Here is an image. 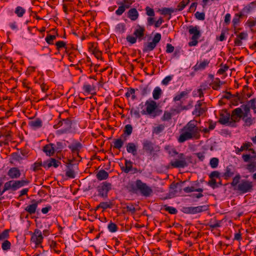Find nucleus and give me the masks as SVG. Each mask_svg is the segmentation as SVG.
<instances>
[{"instance_id":"obj_30","label":"nucleus","mask_w":256,"mask_h":256,"mask_svg":"<svg viewBox=\"0 0 256 256\" xmlns=\"http://www.w3.org/2000/svg\"><path fill=\"white\" fill-rule=\"evenodd\" d=\"M252 144L250 142H246L244 143L240 148H237L236 150V154H240V152L244 150H248V148L252 146Z\"/></svg>"},{"instance_id":"obj_46","label":"nucleus","mask_w":256,"mask_h":256,"mask_svg":"<svg viewBox=\"0 0 256 256\" xmlns=\"http://www.w3.org/2000/svg\"><path fill=\"white\" fill-rule=\"evenodd\" d=\"M57 36L58 35L56 36V35L48 34L45 38V40L49 44H53L54 41V40H55L56 39Z\"/></svg>"},{"instance_id":"obj_43","label":"nucleus","mask_w":256,"mask_h":256,"mask_svg":"<svg viewBox=\"0 0 256 256\" xmlns=\"http://www.w3.org/2000/svg\"><path fill=\"white\" fill-rule=\"evenodd\" d=\"M136 90L134 88H128L127 92L125 94V96L126 98H129L132 96V99L134 100L136 98V96L134 94Z\"/></svg>"},{"instance_id":"obj_45","label":"nucleus","mask_w":256,"mask_h":256,"mask_svg":"<svg viewBox=\"0 0 256 256\" xmlns=\"http://www.w3.org/2000/svg\"><path fill=\"white\" fill-rule=\"evenodd\" d=\"M108 228L110 232H115L118 230V227L116 224L110 221L108 225Z\"/></svg>"},{"instance_id":"obj_10","label":"nucleus","mask_w":256,"mask_h":256,"mask_svg":"<svg viewBox=\"0 0 256 256\" xmlns=\"http://www.w3.org/2000/svg\"><path fill=\"white\" fill-rule=\"evenodd\" d=\"M145 105L146 106V114L151 116L153 118L156 116L158 114L155 112L157 108L156 102L152 100H146Z\"/></svg>"},{"instance_id":"obj_17","label":"nucleus","mask_w":256,"mask_h":256,"mask_svg":"<svg viewBox=\"0 0 256 256\" xmlns=\"http://www.w3.org/2000/svg\"><path fill=\"white\" fill-rule=\"evenodd\" d=\"M32 204L26 206L24 210L28 212L30 214H34L40 202L33 200L31 202Z\"/></svg>"},{"instance_id":"obj_29","label":"nucleus","mask_w":256,"mask_h":256,"mask_svg":"<svg viewBox=\"0 0 256 256\" xmlns=\"http://www.w3.org/2000/svg\"><path fill=\"white\" fill-rule=\"evenodd\" d=\"M96 178L100 180H105L108 177V174L104 170H99L96 175Z\"/></svg>"},{"instance_id":"obj_41","label":"nucleus","mask_w":256,"mask_h":256,"mask_svg":"<svg viewBox=\"0 0 256 256\" xmlns=\"http://www.w3.org/2000/svg\"><path fill=\"white\" fill-rule=\"evenodd\" d=\"M113 204L110 202H100L98 204V207H101L103 210L112 208Z\"/></svg>"},{"instance_id":"obj_60","label":"nucleus","mask_w":256,"mask_h":256,"mask_svg":"<svg viewBox=\"0 0 256 256\" xmlns=\"http://www.w3.org/2000/svg\"><path fill=\"white\" fill-rule=\"evenodd\" d=\"M132 132V127L131 124H126L125 126L124 132L125 134H127L128 136L131 134Z\"/></svg>"},{"instance_id":"obj_58","label":"nucleus","mask_w":256,"mask_h":256,"mask_svg":"<svg viewBox=\"0 0 256 256\" xmlns=\"http://www.w3.org/2000/svg\"><path fill=\"white\" fill-rule=\"evenodd\" d=\"M66 175L68 178H74L76 176L74 170L72 168H68L66 172Z\"/></svg>"},{"instance_id":"obj_49","label":"nucleus","mask_w":256,"mask_h":256,"mask_svg":"<svg viewBox=\"0 0 256 256\" xmlns=\"http://www.w3.org/2000/svg\"><path fill=\"white\" fill-rule=\"evenodd\" d=\"M188 3L186 1V0H182L180 2L179 4L178 5L177 8H174L176 10V12L178 11H182L183 10L185 7L188 5Z\"/></svg>"},{"instance_id":"obj_34","label":"nucleus","mask_w":256,"mask_h":256,"mask_svg":"<svg viewBox=\"0 0 256 256\" xmlns=\"http://www.w3.org/2000/svg\"><path fill=\"white\" fill-rule=\"evenodd\" d=\"M256 6V0L252 2L246 6L242 10L243 12L248 14L251 12L254 8V6Z\"/></svg>"},{"instance_id":"obj_26","label":"nucleus","mask_w":256,"mask_h":256,"mask_svg":"<svg viewBox=\"0 0 256 256\" xmlns=\"http://www.w3.org/2000/svg\"><path fill=\"white\" fill-rule=\"evenodd\" d=\"M67 125V128H62L56 131V134L57 135H61L63 134H66L70 133L72 131V129H70V124L69 122H66Z\"/></svg>"},{"instance_id":"obj_22","label":"nucleus","mask_w":256,"mask_h":256,"mask_svg":"<svg viewBox=\"0 0 256 256\" xmlns=\"http://www.w3.org/2000/svg\"><path fill=\"white\" fill-rule=\"evenodd\" d=\"M164 150L168 152L169 156L174 157L178 154V152L174 146L171 145H166L164 146Z\"/></svg>"},{"instance_id":"obj_59","label":"nucleus","mask_w":256,"mask_h":256,"mask_svg":"<svg viewBox=\"0 0 256 256\" xmlns=\"http://www.w3.org/2000/svg\"><path fill=\"white\" fill-rule=\"evenodd\" d=\"M173 76H168L165 77L162 81V84L164 86H167L172 80Z\"/></svg>"},{"instance_id":"obj_9","label":"nucleus","mask_w":256,"mask_h":256,"mask_svg":"<svg viewBox=\"0 0 256 256\" xmlns=\"http://www.w3.org/2000/svg\"><path fill=\"white\" fill-rule=\"evenodd\" d=\"M207 210V207L206 206H184L182 208V211L187 214H196L202 212Z\"/></svg>"},{"instance_id":"obj_5","label":"nucleus","mask_w":256,"mask_h":256,"mask_svg":"<svg viewBox=\"0 0 256 256\" xmlns=\"http://www.w3.org/2000/svg\"><path fill=\"white\" fill-rule=\"evenodd\" d=\"M178 158L170 162V164L175 168H184L188 165V160L190 158L186 157L183 153H178Z\"/></svg>"},{"instance_id":"obj_24","label":"nucleus","mask_w":256,"mask_h":256,"mask_svg":"<svg viewBox=\"0 0 256 256\" xmlns=\"http://www.w3.org/2000/svg\"><path fill=\"white\" fill-rule=\"evenodd\" d=\"M244 16V14L240 12V13H236L234 14V16L232 20V26L236 29L238 25L240 22V18H242Z\"/></svg>"},{"instance_id":"obj_15","label":"nucleus","mask_w":256,"mask_h":256,"mask_svg":"<svg viewBox=\"0 0 256 256\" xmlns=\"http://www.w3.org/2000/svg\"><path fill=\"white\" fill-rule=\"evenodd\" d=\"M8 176L10 178L14 180L19 178L21 175L20 170L16 167L11 168L9 169L7 173Z\"/></svg>"},{"instance_id":"obj_3","label":"nucleus","mask_w":256,"mask_h":256,"mask_svg":"<svg viewBox=\"0 0 256 256\" xmlns=\"http://www.w3.org/2000/svg\"><path fill=\"white\" fill-rule=\"evenodd\" d=\"M30 182L28 180H10L5 182L3 187V192H6L9 190L16 191L18 188L27 186Z\"/></svg>"},{"instance_id":"obj_16","label":"nucleus","mask_w":256,"mask_h":256,"mask_svg":"<svg viewBox=\"0 0 256 256\" xmlns=\"http://www.w3.org/2000/svg\"><path fill=\"white\" fill-rule=\"evenodd\" d=\"M145 28L140 25H138L134 31V35L138 38L139 41H141L144 38Z\"/></svg>"},{"instance_id":"obj_62","label":"nucleus","mask_w":256,"mask_h":256,"mask_svg":"<svg viewBox=\"0 0 256 256\" xmlns=\"http://www.w3.org/2000/svg\"><path fill=\"white\" fill-rule=\"evenodd\" d=\"M246 24L250 28L256 25V18H249L246 22Z\"/></svg>"},{"instance_id":"obj_14","label":"nucleus","mask_w":256,"mask_h":256,"mask_svg":"<svg viewBox=\"0 0 256 256\" xmlns=\"http://www.w3.org/2000/svg\"><path fill=\"white\" fill-rule=\"evenodd\" d=\"M61 163L60 161L56 160L55 158H50L44 162L42 166L46 168H49L52 166L56 168Z\"/></svg>"},{"instance_id":"obj_11","label":"nucleus","mask_w":256,"mask_h":256,"mask_svg":"<svg viewBox=\"0 0 256 256\" xmlns=\"http://www.w3.org/2000/svg\"><path fill=\"white\" fill-rule=\"evenodd\" d=\"M43 238L42 232L38 229H36L32 234L30 240L34 243L36 246H38L42 243Z\"/></svg>"},{"instance_id":"obj_2","label":"nucleus","mask_w":256,"mask_h":256,"mask_svg":"<svg viewBox=\"0 0 256 256\" xmlns=\"http://www.w3.org/2000/svg\"><path fill=\"white\" fill-rule=\"evenodd\" d=\"M126 188L130 192L137 194L140 192L141 194L145 197H149L153 192L150 187L139 179L136 180L134 182H129Z\"/></svg>"},{"instance_id":"obj_28","label":"nucleus","mask_w":256,"mask_h":256,"mask_svg":"<svg viewBox=\"0 0 256 256\" xmlns=\"http://www.w3.org/2000/svg\"><path fill=\"white\" fill-rule=\"evenodd\" d=\"M188 92L186 90L182 91L180 93L177 94L173 98L174 102L180 101L182 100H184L185 98H186L188 95Z\"/></svg>"},{"instance_id":"obj_23","label":"nucleus","mask_w":256,"mask_h":256,"mask_svg":"<svg viewBox=\"0 0 256 256\" xmlns=\"http://www.w3.org/2000/svg\"><path fill=\"white\" fill-rule=\"evenodd\" d=\"M247 88L248 86H245L242 90V94H237L234 98V100H236V103L234 104L235 105L238 104V102H240L242 104L243 103L244 101L247 99V98L245 96L244 94V89Z\"/></svg>"},{"instance_id":"obj_8","label":"nucleus","mask_w":256,"mask_h":256,"mask_svg":"<svg viewBox=\"0 0 256 256\" xmlns=\"http://www.w3.org/2000/svg\"><path fill=\"white\" fill-rule=\"evenodd\" d=\"M253 185L251 182L246 180H242L238 185V188H235L242 194H245L250 192L252 189Z\"/></svg>"},{"instance_id":"obj_25","label":"nucleus","mask_w":256,"mask_h":256,"mask_svg":"<svg viewBox=\"0 0 256 256\" xmlns=\"http://www.w3.org/2000/svg\"><path fill=\"white\" fill-rule=\"evenodd\" d=\"M234 168L232 165L230 164L226 167L224 176L226 178L232 176L234 174Z\"/></svg>"},{"instance_id":"obj_31","label":"nucleus","mask_w":256,"mask_h":256,"mask_svg":"<svg viewBox=\"0 0 256 256\" xmlns=\"http://www.w3.org/2000/svg\"><path fill=\"white\" fill-rule=\"evenodd\" d=\"M125 166L122 168V170L126 173H128L132 170V162L128 160H125Z\"/></svg>"},{"instance_id":"obj_57","label":"nucleus","mask_w":256,"mask_h":256,"mask_svg":"<svg viewBox=\"0 0 256 256\" xmlns=\"http://www.w3.org/2000/svg\"><path fill=\"white\" fill-rule=\"evenodd\" d=\"M10 246H11V244L8 240H5L4 242H2V249L4 250H10Z\"/></svg>"},{"instance_id":"obj_56","label":"nucleus","mask_w":256,"mask_h":256,"mask_svg":"<svg viewBox=\"0 0 256 256\" xmlns=\"http://www.w3.org/2000/svg\"><path fill=\"white\" fill-rule=\"evenodd\" d=\"M164 210L172 214H176L178 212L177 210L172 206H164Z\"/></svg>"},{"instance_id":"obj_32","label":"nucleus","mask_w":256,"mask_h":256,"mask_svg":"<svg viewBox=\"0 0 256 256\" xmlns=\"http://www.w3.org/2000/svg\"><path fill=\"white\" fill-rule=\"evenodd\" d=\"M156 46V44L153 43L152 42L145 44L143 48V52H150L153 50Z\"/></svg>"},{"instance_id":"obj_33","label":"nucleus","mask_w":256,"mask_h":256,"mask_svg":"<svg viewBox=\"0 0 256 256\" xmlns=\"http://www.w3.org/2000/svg\"><path fill=\"white\" fill-rule=\"evenodd\" d=\"M82 90L85 93L88 94H92L94 92V86L90 84H84L83 86Z\"/></svg>"},{"instance_id":"obj_13","label":"nucleus","mask_w":256,"mask_h":256,"mask_svg":"<svg viewBox=\"0 0 256 256\" xmlns=\"http://www.w3.org/2000/svg\"><path fill=\"white\" fill-rule=\"evenodd\" d=\"M244 116L243 111L241 108H238L234 109L232 113L230 119L236 122L239 120L240 118Z\"/></svg>"},{"instance_id":"obj_38","label":"nucleus","mask_w":256,"mask_h":256,"mask_svg":"<svg viewBox=\"0 0 256 256\" xmlns=\"http://www.w3.org/2000/svg\"><path fill=\"white\" fill-rule=\"evenodd\" d=\"M158 10L160 12V14L163 15H171L172 13L176 12V10L174 8H164L161 10Z\"/></svg>"},{"instance_id":"obj_52","label":"nucleus","mask_w":256,"mask_h":256,"mask_svg":"<svg viewBox=\"0 0 256 256\" xmlns=\"http://www.w3.org/2000/svg\"><path fill=\"white\" fill-rule=\"evenodd\" d=\"M9 230H4L2 233H0V240H5L9 237Z\"/></svg>"},{"instance_id":"obj_54","label":"nucleus","mask_w":256,"mask_h":256,"mask_svg":"<svg viewBox=\"0 0 256 256\" xmlns=\"http://www.w3.org/2000/svg\"><path fill=\"white\" fill-rule=\"evenodd\" d=\"M241 108L243 111V114L244 117H247L248 116V114L250 111V108L247 104H243L241 106Z\"/></svg>"},{"instance_id":"obj_27","label":"nucleus","mask_w":256,"mask_h":256,"mask_svg":"<svg viewBox=\"0 0 256 256\" xmlns=\"http://www.w3.org/2000/svg\"><path fill=\"white\" fill-rule=\"evenodd\" d=\"M128 16L132 20H136L138 17V13L136 8L130 9L128 12Z\"/></svg>"},{"instance_id":"obj_19","label":"nucleus","mask_w":256,"mask_h":256,"mask_svg":"<svg viewBox=\"0 0 256 256\" xmlns=\"http://www.w3.org/2000/svg\"><path fill=\"white\" fill-rule=\"evenodd\" d=\"M126 151L131 154L134 156L138 154V146L134 142H128L126 145Z\"/></svg>"},{"instance_id":"obj_1","label":"nucleus","mask_w":256,"mask_h":256,"mask_svg":"<svg viewBox=\"0 0 256 256\" xmlns=\"http://www.w3.org/2000/svg\"><path fill=\"white\" fill-rule=\"evenodd\" d=\"M198 122L195 120L188 122L181 130L178 138L180 143H183L190 140H198L200 138L202 128L198 126Z\"/></svg>"},{"instance_id":"obj_6","label":"nucleus","mask_w":256,"mask_h":256,"mask_svg":"<svg viewBox=\"0 0 256 256\" xmlns=\"http://www.w3.org/2000/svg\"><path fill=\"white\" fill-rule=\"evenodd\" d=\"M112 185L110 182H104L100 183L96 188L98 196L103 198H106L108 192L112 190Z\"/></svg>"},{"instance_id":"obj_7","label":"nucleus","mask_w":256,"mask_h":256,"mask_svg":"<svg viewBox=\"0 0 256 256\" xmlns=\"http://www.w3.org/2000/svg\"><path fill=\"white\" fill-rule=\"evenodd\" d=\"M142 145L143 150L150 154H152L154 152H158L160 151V146L158 145H154V144L149 140H144Z\"/></svg>"},{"instance_id":"obj_42","label":"nucleus","mask_w":256,"mask_h":256,"mask_svg":"<svg viewBox=\"0 0 256 256\" xmlns=\"http://www.w3.org/2000/svg\"><path fill=\"white\" fill-rule=\"evenodd\" d=\"M124 141L121 138L116 139L114 142V148L118 150H120L123 146Z\"/></svg>"},{"instance_id":"obj_40","label":"nucleus","mask_w":256,"mask_h":256,"mask_svg":"<svg viewBox=\"0 0 256 256\" xmlns=\"http://www.w3.org/2000/svg\"><path fill=\"white\" fill-rule=\"evenodd\" d=\"M165 126H166L164 124H158L154 128L152 132L156 134H158L164 130Z\"/></svg>"},{"instance_id":"obj_63","label":"nucleus","mask_w":256,"mask_h":256,"mask_svg":"<svg viewBox=\"0 0 256 256\" xmlns=\"http://www.w3.org/2000/svg\"><path fill=\"white\" fill-rule=\"evenodd\" d=\"M242 120H244L245 124L246 126H250L253 124V120L251 117H244V116Z\"/></svg>"},{"instance_id":"obj_18","label":"nucleus","mask_w":256,"mask_h":256,"mask_svg":"<svg viewBox=\"0 0 256 256\" xmlns=\"http://www.w3.org/2000/svg\"><path fill=\"white\" fill-rule=\"evenodd\" d=\"M28 124L31 128L36 130L42 126V121L40 118H36L29 121Z\"/></svg>"},{"instance_id":"obj_48","label":"nucleus","mask_w":256,"mask_h":256,"mask_svg":"<svg viewBox=\"0 0 256 256\" xmlns=\"http://www.w3.org/2000/svg\"><path fill=\"white\" fill-rule=\"evenodd\" d=\"M219 163V160L216 158H212L210 160V165L212 168L218 167Z\"/></svg>"},{"instance_id":"obj_51","label":"nucleus","mask_w":256,"mask_h":256,"mask_svg":"<svg viewBox=\"0 0 256 256\" xmlns=\"http://www.w3.org/2000/svg\"><path fill=\"white\" fill-rule=\"evenodd\" d=\"M172 114L171 112L165 111L162 116L161 118L162 121H168L172 118Z\"/></svg>"},{"instance_id":"obj_55","label":"nucleus","mask_w":256,"mask_h":256,"mask_svg":"<svg viewBox=\"0 0 256 256\" xmlns=\"http://www.w3.org/2000/svg\"><path fill=\"white\" fill-rule=\"evenodd\" d=\"M116 29L120 33H123L126 30L125 24L124 23H120L116 26Z\"/></svg>"},{"instance_id":"obj_4","label":"nucleus","mask_w":256,"mask_h":256,"mask_svg":"<svg viewBox=\"0 0 256 256\" xmlns=\"http://www.w3.org/2000/svg\"><path fill=\"white\" fill-rule=\"evenodd\" d=\"M188 32L192 35V41L190 42L188 45L190 46H196L198 44V39L201 36V32L200 27L198 26H190L188 27Z\"/></svg>"},{"instance_id":"obj_61","label":"nucleus","mask_w":256,"mask_h":256,"mask_svg":"<svg viewBox=\"0 0 256 256\" xmlns=\"http://www.w3.org/2000/svg\"><path fill=\"white\" fill-rule=\"evenodd\" d=\"M161 40V34L160 33H156L152 40V42L156 44V46L157 44L160 42Z\"/></svg>"},{"instance_id":"obj_47","label":"nucleus","mask_w":256,"mask_h":256,"mask_svg":"<svg viewBox=\"0 0 256 256\" xmlns=\"http://www.w3.org/2000/svg\"><path fill=\"white\" fill-rule=\"evenodd\" d=\"M240 174H238L236 175L232 179V181L231 182V185L232 186L234 187V188L236 187L238 188V185L239 184L240 180Z\"/></svg>"},{"instance_id":"obj_53","label":"nucleus","mask_w":256,"mask_h":256,"mask_svg":"<svg viewBox=\"0 0 256 256\" xmlns=\"http://www.w3.org/2000/svg\"><path fill=\"white\" fill-rule=\"evenodd\" d=\"M229 67L227 64H221L220 65V68L218 71V74H223L228 70Z\"/></svg>"},{"instance_id":"obj_39","label":"nucleus","mask_w":256,"mask_h":256,"mask_svg":"<svg viewBox=\"0 0 256 256\" xmlns=\"http://www.w3.org/2000/svg\"><path fill=\"white\" fill-rule=\"evenodd\" d=\"M184 192L186 193L193 192H203V189L202 188H196L194 186H187L184 188Z\"/></svg>"},{"instance_id":"obj_35","label":"nucleus","mask_w":256,"mask_h":256,"mask_svg":"<svg viewBox=\"0 0 256 256\" xmlns=\"http://www.w3.org/2000/svg\"><path fill=\"white\" fill-rule=\"evenodd\" d=\"M162 94V90L158 86L156 87L152 92V96L154 100H158Z\"/></svg>"},{"instance_id":"obj_64","label":"nucleus","mask_w":256,"mask_h":256,"mask_svg":"<svg viewBox=\"0 0 256 256\" xmlns=\"http://www.w3.org/2000/svg\"><path fill=\"white\" fill-rule=\"evenodd\" d=\"M246 168L250 172H254L256 170V164L254 162H251L247 165Z\"/></svg>"},{"instance_id":"obj_50","label":"nucleus","mask_w":256,"mask_h":256,"mask_svg":"<svg viewBox=\"0 0 256 256\" xmlns=\"http://www.w3.org/2000/svg\"><path fill=\"white\" fill-rule=\"evenodd\" d=\"M230 116H221L220 119H219V122L222 124H228V123L230 122Z\"/></svg>"},{"instance_id":"obj_12","label":"nucleus","mask_w":256,"mask_h":256,"mask_svg":"<svg viewBox=\"0 0 256 256\" xmlns=\"http://www.w3.org/2000/svg\"><path fill=\"white\" fill-rule=\"evenodd\" d=\"M68 148L72 154L78 155L79 152L83 148V146L80 142L74 140L72 143L68 146Z\"/></svg>"},{"instance_id":"obj_44","label":"nucleus","mask_w":256,"mask_h":256,"mask_svg":"<svg viewBox=\"0 0 256 256\" xmlns=\"http://www.w3.org/2000/svg\"><path fill=\"white\" fill-rule=\"evenodd\" d=\"M14 12L18 17L21 18L25 14L26 10L22 6H18L16 8Z\"/></svg>"},{"instance_id":"obj_36","label":"nucleus","mask_w":256,"mask_h":256,"mask_svg":"<svg viewBox=\"0 0 256 256\" xmlns=\"http://www.w3.org/2000/svg\"><path fill=\"white\" fill-rule=\"evenodd\" d=\"M206 111V109L202 106H199L198 108H194V111L192 112V114L195 115L197 116H200V115L204 114Z\"/></svg>"},{"instance_id":"obj_21","label":"nucleus","mask_w":256,"mask_h":256,"mask_svg":"<svg viewBox=\"0 0 256 256\" xmlns=\"http://www.w3.org/2000/svg\"><path fill=\"white\" fill-rule=\"evenodd\" d=\"M209 63V60H204L203 61L200 62L199 63L198 62L194 66L193 69L194 71L203 70L208 66Z\"/></svg>"},{"instance_id":"obj_37","label":"nucleus","mask_w":256,"mask_h":256,"mask_svg":"<svg viewBox=\"0 0 256 256\" xmlns=\"http://www.w3.org/2000/svg\"><path fill=\"white\" fill-rule=\"evenodd\" d=\"M66 146V144L62 142H57L54 144V149L56 152H60Z\"/></svg>"},{"instance_id":"obj_20","label":"nucleus","mask_w":256,"mask_h":256,"mask_svg":"<svg viewBox=\"0 0 256 256\" xmlns=\"http://www.w3.org/2000/svg\"><path fill=\"white\" fill-rule=\"evenodd\" d=\"M54 144L50 143L44 146L43 148V151L46 156H52L56 152L54 149Z\"/></svg>"}]
</instances>
